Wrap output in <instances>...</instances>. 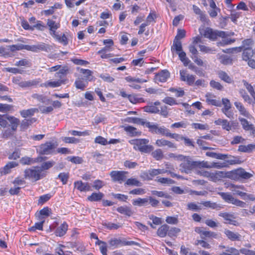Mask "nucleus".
Listing matches in <instances>:
<instances>
[{
    "label": "nucleus",
    "instance_id": "obj_1",
    "mask_svg": "<svg viewBox=\"0 0 255 255\" xmlns=\"http://www.w3.org/2000/svg\"><path fill=\"white\" fill-rule=\"evenodd\" d=\"M53 165L52 162L48 161L44 162L41 166L32 167L26 169L24 172V177L26 179H34V181H37L46 176V171L45 170L51 167Z\"/></svg>",
    "mask_w": 255,
    "mask_h": 255
},
{
    "label": "nucleus",
    "instance_id": "obj_2",
    "mask_svg": "<svg viewBox=\"0 0 255 255\" xmlns=\"http://www.w3.org/2000/svg\"><path fill=\"white\" fill-rule=\"evenodd\" d=\"M129 143L133 146V148L141 153H149L153 151L154 147L149 144V140L146 138H136L129 140Z\"/></svg>",
    "mask_w": 255,
    "mask_h": 255
},
{
    "label": "nucleus",
    "instance_id": "obj_3",
    "mask_svg": "<svg viewBox=\"0 0 255 255\" xmlns=\"http://www.w3.org/2000/svg\"><path fill=\"white\" fill-rule=\"evenodd\" d=\"M57 146L56 142L47 141L45 143L41 144L37 150L40 154H51L55 152Z\"/></svg>",
    "mask_w": 255,
    "mask_h": 255
},
{
    "label": "nucleus",
    "instance_id": "obj_4",
    "mask_svg": "<svg viewBox=\"0 0 255 255\" xmlns=\"http://www.w3.org/2000/svg\"><path fill=\"white\" fill-rule=\"evenodd\" d=\"M227 162H224L223 163L219 162H213L211 164H208L207 161L204 162L203 160L201 164L202 166L206 168H222L223 167H226L229 164H240L241 163V160H226Z\"/></svg>",
    "mask_w": 255,
    "mask_h": 255
},
{
    "label": "nucleus",
    "instance_id": "obj_5",
    "mask_svg": "<svg viewBox=\"0 0 255 255\" xmlns=\"http://www.w3.org/2000/svg\"><path fill=\"white\" fill-rule=\"evenodd\" d=\"M214 123L216 125L222 126V128L227 131L235 130L238 127V123L237 122L234 121L229 122L226 119H219L216 120Z\"/></svg>",
    "mask_w": 255,
    "mask_h": 255
},
{
    "label": "nucleus",
    "instance_id": "obj_6",
    "mask_svg": "<svg viewBox=\"0 0 255 255\" xmlns=\"http://www.w3.org/2000/svg\"><path fill=\"white\" fill-rule=\"evenodd\" d=\"M199 32L200 34H203L205 37L213 40H216L218 36L224 37L225 36V32H216L209 27H207L205 29H199Z\"/></svg>",
    "mask_w": 255,
    "mask_h": 255
},
{
    "label": "nucleus",
    "instance_id": "obj_7",
    "mask_svg": "<svg viewBox=\"0 0 255 255\" xmlns=\"http://www.w3.org/2000/svg\"><path fill=\"white\" fill-rule=\"evenodd\" d=\"M218 194L222 197L225 201L227 203H232L233 205L242 208L245 207L246 205V203L234 198L233 196L229 193L219 192Z\"/></svg>",
    "mask_w": 255,
    "mask_h": 255
},
{
    "label": "nucleus",
    "instance_id": "obj_8",
    "mask_svg": "<svg viewBox=\"0 0 255 255\" xmlns=\"http://www.w3.org/2000/svg\"><path fill=\"white\" fill-rule=\"evenodd\" d=\"M229 176L234 180H238L241 178L247 179L252 177L253 174L241 168L232 171L230 173Z\"/></svg>",
    "mask_w": 255,
    "mask_h": 255
},
{
    "label": "nucleus",
    "instance_id": "obj_9",
    "mask_svg": "<svg viewBox=\"0 0 255 255\" xmlns=\"http://www.w3.org/2000/svg\"><path fill=\"white\" fill-rule=\"evenodd\" d=\"M147 128H149V131L152 133L161 134L162 135L167 136L169 129L164 126L159 127L156 124L148 123L147 124Z\"/></svg>",
    "mask_w": 255,
    "mask_h": 255
},
{
    "label": "nucleus",
    "instance_id": "obj_10",
    "mask_svg": "<svg viewBox=\"0 0 255 255\" xmlns=\"http://www.w3.org/2000/svg\"><path fill=\"white\" fill-rule=\"evenodd\" d=\"M12 82L22 88H26L36 86L38 81L36 80L22 81L21 77H16L12 78Z\"/></svg>",
    "mask_w": 255,
    "mask_h": 255
},
{
    "label": "nucleus",
    "instance_id": "obj_11",
    "mask_svg": "<svg viewBox=\"0 0 255 255\" xmlns=\"http://www.w3.org/2000/svg\"><path fill=\"white\" fill-rule=\"evenodd\" d=\"M52 49V46L43 42H40L35 45H29V51L33 52L44 51L48 52Z\"/></svg>",
    "mask_w": 255,
    "mask_h": 255
},
{
    "label": "nucleus",
    "instance_id": "obj_12",
    "mask_svg": "<svg viewBox=\"0 0 255 255\" xmlns=\"http://www.w3.org/2000/svg\"><path fill=\"white\" fill-rule=\"evenodd\" d=\"M180 78L181 81L186 82L189 86H192L195 82L196 76L190 74L186 70H180Z\"/></svg>",
    "mask_w": 255,
    "mask_h": 255
},
{
    "label": "nucleus",
    "instance_id": "obj_13",
    "mask_svg": "<svg viewBox=\"0 0 255 255\" xmlns=\"http://www.w3.org/2000/svg\"><path fill=\"white\" fill-rule=\"evenodd\" d=\"M254 42L252 39H247L243 41L242 45L240 47H236L232 49H227L229 53L240 52L244 48H252Z\"/></svg>",
    "mask_w": 255,
    "mask_h": 255
},
{
    "label": "nucleus",
    "instance_id": "obj_14",
    "mask_svg": "<svg viewBox=\"0 0 255 255\" xmlns=\"http://www.w3.org/2000/svg\"><path fill=\"white\" fill-rule=\"evenodd\" d=\"M222 102L224 106V107L222 109V112L227 117L230 119L233 118V112L229 111L231 108V104L230 100L227 98H223Z\"/></svg>",
    "mask_w": 255,
    "mask_h": 255
},
{
    "label": "nucleus",
    "instance_id": "obj_15",
    "mask_svg": "<svg viewBox=\"0 0 255 255\" xmlns=\"http://www.w3.org/2000/svg\"><path fill=\"white\" fill-rule=\"evenodd\" d=\"M46 26L48 27L49 34L53 36L56 34V30L60 28V24L59 22L49 18L47 20Z\"/></svg>",
    "mask_w": 255,
    "mask_h": 255
},
{
    "label": "nucleus",
    "instance_id": "obj_16",
    "mask_svg": "<svg viewBox=\"0 0 255 255\" xmlns=\"http://www.w3.org/2000/svg\"><path fill=\"white\" fill-rule=\"evenodd\" d=\"M127 172L124 171H112L110 175L114 181H119L121 183L126 179Z\"/></svg>",
    "mask_w": 255,
    "mask_h": 255
},
{
    "label": "nucleus",
    "instance_id": "obj_17",
    "mask_svg": "<svg viewBox=\"0 0 255 255\" xmlns=\"http://www.w3.org/2000/svg\"><path fill=\"white\" fill-rule=\"evenodd\" d=\"M219 216L224 218L225 220V223L237 226L238 223L236 221L235 219V217L234 215L227 213V212H220L219 214Z\"/></svg>",
    "mask_w": 255,
    "mask_h": 255
},
{
    "label": "nucleus",
    "instance_id": "obj_18",
    "mask_svg": "<svg viewBox=\"0 0 255 255\" xmlns=\"http://www.w3.org/2000/svg\"><path fill=\"white\" fill-rule=\"evenodd\" d=\"M74 187L81 192L92 191V187L88 182H83L82 181H77L74 182Z\"/></svg>",
    "mask_w": 255,
    "mask_h": 255
},
{
    "label": "nucleus",
    "instance_id": "obj_19",
    "mask_svg": "<svg viewBox=\"0 0 255 255\" xmlns=\"http://www.w3.org/2000/svg\"><path fill=\"white\" fill-rule=\"evenodd\" d=\"M170 77V73L167 70H163L156 74L155 81L156 82H165Z\"/></svg>",
    "mask_w": 255,
    "mask_h": 255
},
{
    "label": "nucleus",
    "instance_id": "obj_20",
    "mask_svg": "<svg viewBox=\"0 0 255 255\" xmlns=\"http://www.w3.org/2000/svg\"><path fill=\"white\" fill-rule=\"evenodd\" d=\"M234 105L236 108L239 110L241 115L248 119H250L251 118V115L241 103L236 102H235Z\"/></svg>",
    "mask_w": 255,
    "mask_h": 255
},
{
    "label": "nucleus",
    "instance_id": "obj_21",
    "mask_svg": "<svg viewBox=\"0 0 255 255\" xmlns=\"http://www.w3.org/2000/svg\"><path fill=\"white\" fill-rule=\"evenodd\" d=\"M88 80L85 78H78L74 83V85L77 89H80L82 91L85 90L88 85Z\"/></svg>",
    "mask_w": 255,
    "mask_h": 255
},
{
    "label": "nucleus",
    "instance_id": "obj_22",
    "mask_svg": "<svg viewBox=\"0 0 255 255\" xmlns=\"http://www.w3.org/2000/svg\"><path fill=\"white\" fill-rule=\"evenodd\" d=\"M206 102L209 104L216 107H221L222 104L220 101L214 99L215 96L208 93L205 96Z\"/></svg>",
    "mask_w": 255,
    "mask_h": 255
},
{
    "label": "nucleus",
    "instance_id": "obj_23",
    "mask_svg": "<svg viewBox=\"0 0 255 255\" xmlns=\"http://www.w3.org/2000/svg\"><path fill=\"white\" fill-rule=\"evenodd\" d=\"M125 131H126L130 136H135L141 135V131H138L137 129L130 126H123Z\"/></svg>",
    "mask_w": 255,
    "mask_h": 255
},
{
    "label": "nucleus",
    "instance_id": "obj_24",
    "mask_svg": "<svg viewBox=\"0 0 255 255\" xmlns=\"http://www.w3.org/2000/svg\"><path fill=\"white\" fill-rule=\"evenodd\" d=\"M68 227V224L66 222H64L56 229L55 232V235L58 237L63 236L66 233Z\"/></svg>",
    "mask_w": 255,
    "mask_h": 255
},
{
    "label": "nucleus",
    "instance_id": "obj_25",
    "mask_svg": "<svg viewBox=\"0 0 255 255\" xmlns=\"http://www.w3.org/2000/svg\"><path fill=\"white\" fill-rule=\"evenodd\" d=\"M239 120L242 126V128L244 130L246 131L254 130V125L252 124H250L249 122L246 119L239 117Z\"/></svg>",
    "mask_w": 255,
    "mask_h": 255
},
{
    "label": "nucleus",
    "instance_id": "obj_26",
    "mask_svg": "<svg viewBox=\"0 0 255 255\" xmlns=\"http://www.w3.org/2000/svg\"><path fill=\"white\" fill-rule=\"evenodd\" d=\"M117 211L119 213L125 215L128 217L132 216L133 214V212L131 210V208L127 206H120L117 209Z\"/></svg>",
    "mask_w": 255,
    "mask_h": 255
},
{
    "label": "nucleus",
    "instance_id": "obj_27",
    "mask_svg": "<svg viewBox=\"0 0 255 255\" xmlns=\"http://www.w3.org/2000/svg\"><path fill=\"white\" fill-rule=\"evenodd\" d=\"M132 204L134 206H146L148 205V199L147 198H138L137 199H133L132 201Z\"/></svg>",
    "mask_w": 255,
    "mask_h": 255
},
{
    "label": "nucleus",
    "instance_id": "obj_28",
    "mask_svg": "<svg viewBox=\"0 0 255 255\" xmlns=\"http://www.w3.org/2000/svg\"><path fill=\"white\" fill-rule=\"evenodd\" d=\"M225 234L228 238L232 241H240L241 235L237 233H235L229 230H225Z\"/></svg>",
    "mask_w": 255,
    "mask_h": 255
},
{
    "label": "nucleus",
    "instance_id": "obj_29",
    "mask_svg": "<svg viewBox=\"0 0 255 255\" xmlns=\"http://www.w3.org/2000/svg\"><path fill=\"white\" fill-rule=\"evenodd\" d=\"M38 110L36 108H31L27 110H21L19 113L22 117L26 118L33 116L34 114L38 112Z\"/></svg>",
    "mask_w": 255,
    "mask_h": 255
},
{
    "label": "nucleus",
    "instance_id": "obj_30",
    "mask_svg": "<svg viewBox=\"0 0 255 255\" xmlns=\"http://www.w3.org/2000/svg\"><path fill=\"white\" fill-rule=\"evenodd\" d=\"M39 222L35 223L34 225L29 228V231L34 232L36 230H43V225L45 222V219L43 217H39Z\"/></svg>",
    "mask_w": 255,
    "mask_h": 255
},
{
    "label": "nucleus",
    "instance_id": "obj_31",
    "mask_svg": "<svg viewBox=\"0 0 255 255\" xmlns=\"http://www.w3.org/2000/svg\"><path fill=\"white\" fill-rule=\"evenodd\" d=\"M242 58L243 60L247 61L251 59L254 55V50L252 48H244L243 49Z\"/></svg>",
    "mask_w": 255,
    "mask_h": 255
},
{
    "label": "nucleus",
    "instance_id": "obj_32",
    "mask_svg": "<svg viewBox=\"0 0 255 255\" xmlns=\"http://www.w3.org/2000/svg\"><path fill=\"white\" fill-rule=\"evenodd\" d=\"M205 207L211 208L215 210H220L223 208V205L220 204H217L215 202H212L211 201H206L203 202L201 203Z\"/></svg>",
    "mask_w": 255,
    "mask_h": 255
},
{
    "label": "nucleus",
    "instance_id": "obj_33",
    "mask_svg": "<svg viewBox=\"0 0 255 255\" xmlns=\"http://www.w3.org/2000/svg\"><path fill=\"white\" fill-rule=\"evenodd\" d=\"M8 121L10 124V127L13 130H16L19 124L20 121L18 119L11 116L7 117Z\"/></svg>",
    "mask_w": 255,
    "mask_h": 255
},
{
    "label": "nucleus",
    "instance_id": "obj_34",
    "mask_svg": "<svg viewBox=\"0 0 255 255\" xmlns=\"http://www.w3.org/2000/svg\"><path fill=\"white\" fill-rule=\"evenodd\" d=\"M66 80H58L57 81H48L45 84L46 87L56 88L60 86L62 84H64Z\"/></svg>",
    "mask_w": 255,
    "mask_h": 255
},
{
    "label": "nucleus",
    "instance_id": "obj_35",
    "mask_svg": "<svg viewBox=\"0 0 255 255\" xmlns=\"http://www.w3.org/2000/svg\"><path fill=\"white\" fill-rule=\"evenodd\" d=\"M104 195L103 193H93L90 196L87 197V199L91 202H97L102 200Z\"/></svg>",
    "mask_w": 255,
    "mask_h": 255
},
{
    "label": "nucleus",
    "instance_id": "obj_36",
    "mask_svg": "<svg viewBox=\"0 0 255 255\" xmlns=\"http://www.w3.org/2000/svg\"><path fill=\"white\" fill-rule=\"evenodd\" d=\"M169 229V227L167 225L164 224L158 228L157 231V235L161 238H164L166 236Z\"/></svg>",
    "mask_w": 255,
    "mask_h": 255
},
{
    "label": "nucleus",
    "instance_id": "obj_37",
    "mask_svg": "<svg viewBox=\"0 0 255 255\" xmlns=\"http://www.w3.org/2000/svg\"><path fill=\"white\" fill-rule=\"evenodd\" d=\"M255 149V144H249L247 145H241L239 146L240 151L250 153Z\"/></svg>",
    "mask_w": 255,
    "mask_h": 255
},
{
    "label": "nucleus",
    "instance_id": "obj_38",
    "mask_svg": "<svg viewBox=\"0 0 255 255\" xmlns=\"http://www.w3.org/2000/svg\"><path fill=\"white\" fill-rule=\"evenodd\" d=\"M36 121L35 118H31L29 119H24L22 121L20 124V128L21 130L27 129L28 127Z\"/></svg>",
    "mask_w": 255,
    "mask_h": 255
},
{
    "label": "nucleus",
    "instance_id": "obj_39",
    "mask_svg": "<svg viewBox=\"0 0 255 255\" xmlns=\"http://www.w3.org/2000/svg\"><path fill=\"white\" fill-rule=\"evenodd\" d=\"M206 155L216 159H225L227 158V155L217 153L213 151H208L206 153Z\"/></svg>",
    "mask_w": 255,
    "mask_h": 255
},
{
    "label": "nucleus",
    "instance_id": "obj_40",
    "mask_svg": "<svg viewBox=\"0 0 255 255\" xmlns=\"http://www.w3.org/2000/svg\"><path fill=\"white\" fill-rule=\"evenodd\" d=\"M171 50L172 52L175 51L176 53L182 51V46L180 40L174 39L173 45L171 46Z\"/></svg>",
    "mask_w": 255,
    "mask_h": 255
},
{
    "label": "nucleus",
    "instance_id": "obj_41",
    "mask_svg": "<svg viewBox=\"0 0 255 255\" xmlns=\"http://www.w3.org/2000/svg\"><path fill=\"white\" fill-rule=\"evenodd\" d=\"M218 75L219 78L222 80L223 81H225L226 83H232L233 82V79L230 77L227 73H226L224 71H220L218 73Z\"/></svg>",
    "mask_w": 255,
    "mask_h": 255
},
{
    "label": "nucleus",
    "instance_id": "obj_42",
    "mask_svg": "<svg viewBox=\"0 0 255 255\" xmlns=\"http://www.w3.org/2000/svg\"><path fill=\"white\" fill-rule=\"evenodd\" d=\"M95 244L100 246V250L103 255H107V245L106 242L98 240L96 242Z\"/></svg>",
    "mask_w": 255,
    "mask_h": 255
},
{
    "label": "nucleus",
    "instance_id": "obj_43",
    "mask_svg": "<svg viewBox=\"0 0 255 255\" xmlns=\"http://www.w3.org/2000/svg\"><path fill=\"white\" fill-rule=\"evenodd\" d=\"M123 243L124 241L117 238H112L109 241L110 246L114 248H118L120 245H123Z\"/></svg>",
    "mask_w": 255,
    "mask_h": 255
},
{
    "label": "nucleus",
    "instance_id": "obj_44",
    "mask_svg": "<svg viewBox=\"0 0 255 255\" xmlns=\"http://www.w3.org/2000/svg\"><path fill=\"white\" fill-rule=\"evenodd\" d=\"M55 38L59 42L62 44L63 45H67L68 43V41L66 35L63 34L62 36L57 34V33L52 36Z\"/></svg>",
    "mask_w": 255,
    "mask_h": 255
},
{
    "label": "nucleus",
    "instance_id": "obj_45",
    "mask_svg": "<svg viewBox=\"0 0 255 255\" xmlns=\"http://www.w3.org/2000/svg\"><path fill=\"white\" fill-rule=\"evenodd\" d=\"M143 111L145 112L150 113H157L159 112V110L153 105V104H151L150 105L145 106L143 108Z\"/></svg>",
    "mask_w": 255,
    "mask_h": 255
},
{
    "label": "nucleus",
    "instance_id": "obj_46",
    "mask_svg": "<svg viewBox=\"0 0 255 255\" xmlns=\"http://www.w3.org/2000/svg\"><path fill=\"white\" fill-rule=\"evenodd\" d=\"M18 163L16 161H11L9 162L3 168V173L4 174L8 173L10 169L12 168H14L18 165Z\"/></svg>",
    "mask_w": 255,
    "mask_h": 255
},
{
    "label": "nucleus",
    "instance_id": "obj_47",
    "mask_svg": "<svg viewBox=\"0 0 255 255\" xmlns=\"http://www.w3.org/2000/svg\"><path fill=\"white\" fill-rule=\"evenodd\" d=\"M103 226L109 230H117L122 227L121 224H115L111 222H105L103 223Z\"/></svg>",
    "mask_w": 255,
    "mask_h": 255
},
{
    "label": "nucleus",
    "instance_id": "obj_48",
    "mask_svg": "<svg viewBox=\"0 0 255 255\" xmlns=\"http://www.w3.org/2000/svg\"><path fill=\"white\" fill-rule=\"evenodd\" d=\"M126 80L131 83H142L146 82L147 81L146 80L140 79L138 78L132 77L131 76H128L125 78Z\"/></svg>",
    "mask_w": 255,
    "mask_h": 255
},
{
    "label": "nucleus",
    "instance_id": "obj_49",
    "mask_svg": "<svg viewBox=\"0 0 255 255\" xmlns=\"http://www.w3.org/2000/svg\"><path fill=\"white\" fill-rule=\"evenodd\" d=\"M177 54L178 55L180 60L185 65H187L190 62L189 59L186 57L185 52L183 50L177 53Z\"/></svg>",
    "mask_w": 255,
    "mask_h": 255
},
{
    "label": "nucleus",
    "instance_id": "obj_50",
    "mask_svg": "<svg viewBox=\"0 0 255 255\" xmlns=\"http://www.w3.org/2000/svg\"><path fill=\"white\" fill-rule=\"evenodd\" d=\"M128 99L131 103L134 104L143 102L142 98H138L135 95H129L128 96Z\"/></svg>",
    "mask_w": 255,
    "mask_h": 255
},
{
    "label": "nucleus",
    "instance_id": "obj_51",
    "mask_svg": "<svg viewBox=\"0 0 255 255\" xmlns=\"http://www.w3.org/2000/svg\"><path fill=\"white\" fill-rule=\"evenodd\" d=\"M206 237L217 238L218 237V235L213 232L204 230L203 233H202L201 238L202 239H205Z\"/></svg>",
    "mask_w": 255,
    "mask_h": 255
},
{
    "label": "nucleus",
    "instance_id": "obj_52",
    "mask_svg": "<svg viewBox=\"0 0 255 255\" xmlns=\"http://www.w3.org/2000/svg\"><path fill=\"white\" fill-rule=\"evenodd\" d=\"M80 73L84 74H87V76H84V78L86 79V80H88L89 81H91L93 79L92 76V72L89 69H85L81 68L80 71Z\"/></svg>",
    "mask_w": 255,
    "mask_h": 255
},
{
    "label": "nucleus",
    "instance_id": "obj_53",
    "mask_svg": "<svg viewBox=\"0 0 255 255\" xmlns=\"http://www.w3.org/2000/svg\"><path fill=\"white\" fill-rule=\"evenodd\" d=\"M31 63L29 60L26 59H22L15 63L16 66H25L29 67L31 66Z\"/></svg>",
    "mask_w": 255,
    "mask_h": 255
},
{
    "label": "nucleus",
    "instance_id": "obj_54",
    "mask_svg": "<svg viewBox=\"0 0 255 255\" xmlns=\"http://www.w3.org/2000/svg\"><path fill=\"white\" fill-rule=\"evenodd\" d=\"M169 91L172 93H175V96L177 97H182L185 94L184 91L181 88L178 89L174 88H170Z\"/></svg>",
    "mask_w": 255,
    "mask_h": 255
},
{
    "label": "nucleus",
    "instance_id": "obj_55",
    "mask_svg": "<svg viewBox=\"0 0 255 255\" xmlns=\"http://www.w3.org/2000/svg\"><path fill=\"white\" fill-rule=\"evenodd\" d=\"M152 156L154 158H163V153L162 149L158 148L156 149L151 153Z\"/></svg>",
    "mask_w": 255,
    "mask_h": 255
},
{
    "label": "nucleus",
    "instance_id": "obj_56",
    "mask_svg": "<svg viewBox=\"0 0 255 255\" xmlns=\"http://www.w3.org/2000/svg\"><path fill=\"white\" fill-rule=\"evenodd\" d=\"M9 115H0V126L2 127L5 128L8 125L7 117Z\"/></svg>",
    "mask_w": 255,
    "mask_h": 255
},
{
    "label": "nucleus",
    "instance_id": "obj_57",
    "mask_svg": "<svg viewBox=\"0 0 255 255\" xmlns=\"http://www.w3.org/2000/svg\"><path fill=\"white\" fill-rule=\"evenodd\" d=\"M244 86L248 90L252 97L255 100V92L254 91V87L246 81H244Z\"/></svg>",
    "mask_w": 255,
    "mask_h": 255
},
{
    "label": "nucleus",
    "instance_id": "obj_58",
    "mask_svg": "<svg viewBox=\"0 0 255 255\" xmlns=\"http://www.w3.org/2000/svg\"><path fill=\"white\" fill-rule=\"evenodd\" d=\"M228 188H229V189L232 191L234 194H237L239 191H240L239 189H243L244 187L241 185H236L233 184H231L228 185Z\"/></svg>",
    "mask_w": 255,
    "mask_h": 255
},
{
    "label": "nucleus",
    "instance_id": "obj_59",
    "mask_svg": "<svg viewBox=\"0 0 255 255\" xmlns=\"http://www.w3.org/2000/svg\"><path fill=\"white\" fill-rule=\"evenodd\" d=\"M126 184L128 185H134L136 186H141V183L135 178L128 179L127 180Z\"/></svg>",
    "mask_w": 255,
    "mask_h": 255
},
{
    "label": "nucleus",
    "instance_id": "obj_60",
    "mask_svg": "<svg viewBox=\"0 0 255 255\" xmlns=\"http://www.w3.org/2000/svg\"><path fill=\"white\" fill-rule=\"evenodd\" d=\"M192 126L195 129L201 130L209 129V126L207 124H201L199 123H193Z\"/></svg>",
    "mask_w": 255,
    "mask_h": 255
},
{
    "label": "nucleus",
    "instance_id": "obj_61",
    "mask_svg": "<svg viewBox=\"0 0 255 255\" xmlns=\"http://www.w3.org/2000/svg\"><path fill=\"white\" fill-rule=\"evenodd\" d=\"M162 101L165 104L169 105L170 106H173V105L177 104V103L176 101V100L172 97H165L163 100Z\"/></svg>",
    "mask_w": 255,
    "mask_h": 255
},
{
    "label": "nucleus",
    "instance_id": "obj_62",
    "mask_svg": "<svg viewBox=\"0 0 255 255\" xmlns=\"http://www.w3.org/2000/svg\"><path fill=\"white\" fill-rule=\"evenodd\" d=\"M220 62L224 65L231 64L232 63V59L227 55H223L220 58Z\"/></svg>",
    "mask_w": 255,
    "mask_h": 255
},
{
    "label": "nucleus",
    "instance_id": "obj_63",
    "mask_svg": "<svg viewBox=\"0 0 255 255\" xmlns=\"http://www.w3.org/2000/svg\"><path fill=\"white\" fill-rule=\"evenodd\" d=\"M32 97L42 103H45L48 100L45 96L42 95H39L38 94H33L32 95Z\"/></svg>",
    "mask_w": 255,
    "mask_h": 255
},
{
    "label": "nucleus",
    "instance_id": "obj_64",
    "mask_svg": "<svg viewBox=\"0 0 255 255\" xmlns=\"http://www.w3.org/2000/svg\"><path fill=\"white\" fill-rule=\"evenodd\" d=\"M13 106L10 105L0 103V112H7L10 111Z\"/></svg>",
    "mask_w": 255,
    "mask_h": 255
}]
</instances>
